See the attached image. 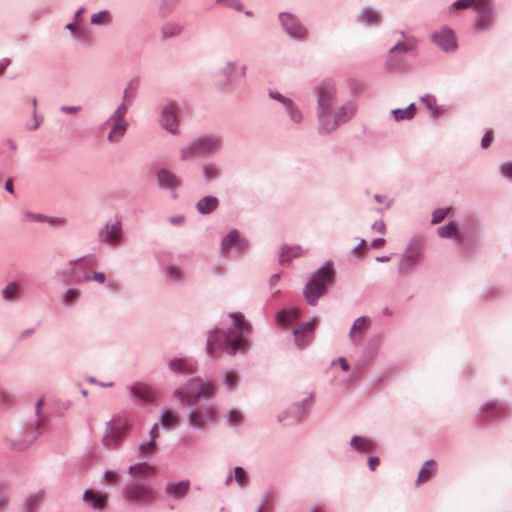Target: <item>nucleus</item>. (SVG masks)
<instances>
[{
    "label": "nucleus",
    "instance_id": "obj_1",
    "mask_svg": "<svg viewBox=\"0 0 512 512\" xmlns=\"http://www.w3.org/2000/svg\"><path fill=\"white\" fill-rule=\"evenodd\" d=\"M233 327L227 332L215 331L207 340V351L214 356L221 347L230 355L247 348V337L251 333V325L241 313H232Z\"/></svg>",
    "mask_w": 512,
    "mask_h": 512
},
{
    "label": "nucleus",
    "instance_id": "obj_2",
    "mask_svg": "<svg viewBox=\"0 0 512 512\" xmlns=\"http://www.w3.org/2000/svg\"><path fill=\"white\" fill-rule=\"evenodd\" d=\"M133 420L127 414H120L108 423L106 434L103 437V445L109 449L118 447L132 427Z\"/></svg>",
    "mask_w": 512,
    "mask_h": 512
},
{
    "label": "nucleus",
    "instance_id": "obj_3",
    "mask_svg": "<svg viewBox=\"0 0 512 512\" xmlns=\"http://www.w3.org/2000/svg\"><path fill=\"white\" fill-rule=\"evenodd\" d=\"M333 272L329 266L320 268L307 283L304 294L309 305H315L317 299L325 293V288L332 282Z\"/></svg>",
    "mask_w": 512,
    "mask_h": 512
},
{
    "label": "nucleus",
    "instance_id": "obj_4",
    "mask_svg": "<svg viewBox=\"0 0 512 512\" xmlns=\"http://www.w3.org/2000/svg\"><path fill=\"white\" fill-rule=\"evenodd\" d=\"M215 385L211 382H201L200 379L192 380L186 388L177 390L175 395L184 405L195 404L200 397H209L214 393Z\"/></svg>",
    "mask_w": 512,
    "mask_h": 512
},
{
    "label": "nucleus",
    "instance_id": "obj_5",
    "mask_svg": "<svg viewBox=\"0 0 512 512\" xmlns=\"http://www.w3.org/2000/svg\"><path fill=\"white\" fill-rule=\"evenodd\" d=\"M220 141L214 137H202L194 141L189 147L180 150L181 159L187 160L194 156L208 154L219 147Z\"/></svg>",
    "mask_w": 512,
    "mask_h": 512
},
{
    "label": "nucleus",
    "instance_id": "obj_6",
    "mask_svg": "<svg viewBox=\"0 0 512 512\" xmlns=\"http://www.w3.org/2000/svg\"><path fill=\"white\" fill-rule=\"evenodd\" d=\"M125 499L136 504H151L155 499V491L145 484H132L124 491Z\"/></svg>",
    "mask_w": 512,
    "mask_h": 512
},
{
    "label": "nucleus",
    "instance_id": "obj_7",
    "mask_svg": "<svg viewBox=\"0 0 512 512\" xmlns=\"http://www.w3.org/2000/svg\"><path fill=\"white\" fill-rule=\"evenodd\" d=\"M335 98V87L330 80L321 82L318 87V105L320 112L326 113L329 111L332 102Z\"/></svg>",
    "mask_w": 512,
    "mask_h": 512
},
{
    "label": "nucleus",
    "instance_id": "obj_8",
    "mask_svg": "<svg viewBox=\"0 0 512 512\" xmlns=\"http://www.w3.org/2000/svg\"><path fill=\"white\" fill-rule=\"evenodd\" d=\"M432 42L444 51H453L457 48L454 32L449 28H442L431 36Z\"/></svg>",
    "mask_w": 512,
    "mask_h": 512
},
{
    "label": "nucleus",
    "instance_id": "obj_9",
    "mask_svg": "<svg viewBox=\"0 0 512 512\" xmlns=\"http://www.w3.org/2000/svg\"><path fill=\"white\" fill-rule=\"evenodd\" d=\"M216 410L213 407H206L202 411H192L189 415V423L194 428H203L206 424L216 419Z\"/></svg>",
    "mask_w": 512,
    "mask_h": 512
},
{
    "label": "nucleus",
    "instance_id": "obj_10",
    "mask_svg": "<svg viewBox=\"0 0 512 512\" xmlns=\"http://www.w3.org/2000/svg\"><path fill=\"white\" fill-rule=\"evenodd\" d=\"M280 20L285 30L296 38L304 37L306 31L305 29L297 22L296 18L289 13L280 14Z\"/></svg>",
    "mask_w": 512,
    "mask_h": 512
},
{
    "label": "nucleus",
    "instance_id": "obj_11",
    "mask_svg": "<svg viewBox=\"0 0 512 512\" xmlns=\"http://www.w3.org/2000/svg\"><path fill=\"white\" fill-rule=\"evenodd\" d=\"M126 113V109L124 107H119L117 111L115 112V117L117 118V122L113 125L109 135L108 139L111 142L118 141L125 133L127 124L123 120V117Z\"/></svg>",
    "mask_w": 512,
    "mask_h": 512
},
{
    "label": "nucleus",
    "instance_id": "obj_12",
    "mask_svg": "<svg viewBox=\"0 0 512 512\" xmlns=\"http://www.w3.org/2000/svg\"><path fill=\"white\" fill-rule=\"evenodd\" d=\"M235 247L239 251L244 250L247 247V243L242 239L237 231H231L221 243V251L226 254L230 248Z\"/></svg>",
    "mask_w": 512,
    "mask_h": 512
},
{
    "label": "nucleus",
    "instance_id": "obj_13",
    "mask_svg": "<svg viewBox=\"0 0 512 512\" xmlns=\"http://www.w3.org/2000/svg\"><path fill=\"white\" fill-rule=\"evenodd\" d=\"M99 236L102 241L108 244H116L121 238V224L119 222H115L111 225H106L99 232Z\"/></svg>",
    "mask_w": 512,
    "mask_h": 512
},
{
    "label": "nucleus",
    "instance_id": "obj_14",
    "mask_svg": "<svg viewBox=\"0 0 512 512\" xmlns=\"http://www.w3.org/2000/svg\"><path fill=\"white\" fill-rule=\"evenodd\" d=\"M176 107L174 104L167 105L162 113L161 125L170 133H175L177 130Z\"/></svg>",
    "mask_w": 512,
    "mask_h": 512
},
{
    "label": "nucleus",
    "instance_id": "obj_15",
    "mask_svg": "<svg viewBox=\"0 0 512 512\" xmlns=\"http://www.w3.org/2000/svg\"><path fill=\"white\" fill-rule=\"evenodd\" d=\"M132 394L144 402H153L157 398L156 392L145 384H135L131 387Z\"/></svg>",
    "mask_w": 512,
    "mask_h": 512
},
{
    "label": "nucleus",
    "instance_id": "obj_16",
    "mask_svg": "<svg viewBox=\"0 0 512 512\" xmlns=\"http://www.w3.org/2000/svg\"><path fill=\"white\" fill-rule=\"evenodd\" d=\"M355 112V107L353 104L348 103L346 105H343L340 107V109L337 111L335 115V119L333 120V124L329 128L323 127L326 131H333L339 123L345 122L348 119H350Z\"/></svg>",
    "mask_w": 512,
    "mask_h": 512
},
{
    "label": "nucleus",
    "instance_id": "obj_17",
    "mask_svg": "<svg viewBox=\"0 0 512 512\" xmlns=\"http://www.w3.org/2000/svg\"><path fill=\"white\" fill-rule=\"evenodd\" d=\"M437 468V464L434 460L426 461L421 467L415 484L417 486L429 481L435 474Z\"/></svg>",
    "mask_w": 512,
    "mask_h": 512
},
{
    "label": "nucleus",
    "instance_id": "obj_18",
    "mask_svg": "<svg viewBox=\"0 0 512 512\" xmlns=\"http://www.w3.org/2000/svg\"><path fill=\"white\" fill-rule=\"evenodd\" d=\"M350 444L353 449L363 453L372 452L376 449V444L371 439L361 436H354Z\"/></svg>",
    "mask_w": 512,
    "mask_h": 512
},
{
    "label": "nucleus",
    "instance_id": "obj_19",
    "mask_svg": "<svg viewBox=\"0 0 512 512\" xmlns=\"http://www.w3.org/2000/svg\"><path fill=\"white\" fill-rule=\"evenodd\" d=\"M189 488L190 482L188 480H183L176 484L167 485L165 491L167 494H170L177 499H181L188 493Z\"/></svg>",
    "mask_w": 512,
    "mask_h": 512
},
{
    "label": "nucleus",
    "instance_id": "obj_20",
    "mask_svg": "<svg viewBox=\"0 0 512 512\" xmlns=\"http://www.w3.org/2000/svg\"><path fill=\"white\" fill-rule=\"evenodd\" d=\"M86 503L90 504L93 508L102 509L106 505L107 496L104 494L96 493L92 490H86L83 496Z\"/></svg>",
    "mask_w": 512,
    "mask_h": 512
},
{
    "label": "nucleus",
    "instance_id": "obj_21",
    "mask_svg": "<svg viewBox=\"0 0 512 512\" xmlns=\"http://www.w3.org/2000/svg\"><path fill=\"white\" fill-rule=\"evenodd\" d=\"M157 179L159 185L165 188L175 189L179 186V180L176 176L165 169L157 173Z\"/></svg>",
    "mask_w": 512,
    "mask_h": 512
},
{
    "label": "nucleus",
    "instance_id": "obj_22",
    "mask_svg": "<svg viewBox=\"0 0 512 512\" xmlns=\"http://www.w3.org/2000/svg\"><path fill=\"white\" fill-rule=\"evenodd\" d=\"M370 320L366 317H359L357 318L351 329H350V338L355 341L360 339L362 333L369 327Z\"/></svg>",
    "mask_w": 512,
    "mask_h": 512
},
{
    "label": "nucleus",
    "instance_id": "obj_23",
    "mask_svg": "<svg viewBox=\"0 0 512 512\" xmlns=\"http://www.w3.org/2000/svg\"><path fill=\"white\" fill-rule=\"evenodd\" d=\"M303 254H304V251H303L301 246H298V245H296V246L285 245L281 249L280 262L282 264L285 263V262H289V261H291V259L296 258V257H300Z\"/></svg>",
    "mask_w": 512,
    "mask_h": 512
},
{
    "label": "nucleus",
    "instance_id": "obj_24",
    "mask_svg": "<svg viewBox=\"0 0 512 512\" xmlns=\"http://www.w3.org/2000/svg\"><path fill=\"white\" fill-rule=\"evenodd\" d=\"M437 232H438V235L442 238L453 237L458 243H462V241H463L462 235L458 231L457 226L452 222H450L449 224H447L445 226L439 227Z\"/></svg>",
    "mask_w": 512,
    "mask_h": 512
},
{
    "label": "nucleus",
    "instance_id": "obj_25",
    "mask_svg": "<svg viewBox=\"0 0 512 512\" xmlns=\"http://www.w3.org/2000/svg\"><path fill=\"white\" fill-rule=\"evenodd\" d=\"M477 13H478L477 28L479 30L488 29L492 22L490 8H489V0H485V10L483 9V11H477Z\"/></svg>",
    "mask_w": 512,
    "mask_h": 512
},
{
    "label": "nucleus",
    "instance_id": "obj_26",
    "mask_svg": "<svg viewBox=\"0 0 512 512\" xmlns=\"http://www.w3.org/2000/svg\"><path fill=\"white\" fill-rule=\"evenodd\" d=\"M218 206V199L213 196H207L198 201L196 207L202 214L212 212Z\"/></svg>",
    "mask_w": 512,
    "mask_h": 512
},
{
    "label": "nucleus",
    "instance_id": "obj_27",
    "mask_svg": "<svg viewBox=\"0 0 512 512\" xmlns=\"http://www.w3.org/2000/svg\"><path fill=\"white\" fill-rule=\"evenodd\" d=\"M300 315V311L297 308H290L282 310L277 314V321L280 324L288 325Z\"/></svg>",
    "mask_w": 512,
    "mask_h": 512
},
{
    "label": "nucleus",
    "instance_id": "obj_28",
    "mask_svg": "<svg viewBox=\"0 0 512 512\" xmlns=\"http://www.w3.org/2000/svg\"><path fill=\"white\" fill-rule=\"evenodd\" d=\"M169 366L175 372L192 373L194 371L193 364L185 359H173Z\"/></svg>",
    "mask_w": 512,
    "mask_h": 512
},
{
    "label": "nucleus",
    "instance_id": "obj_29",
    "mask_svg": "<svg viewBox=\"0 0 512 512\" xmlns=\"http://www.w3.org/2000/svg\"><path fill=\"white\" fill-rule=\"evenodd\" d=\"M156 468L146 462L137 463L129 467V473L133 475L155 474Z\"/></svg>",
    "mask_w": 512,
    "mask_h": 512
},
{
    "label": "nucleus",
    "instance_id": "obj_30",
    "mask_svg": "<svg viewBox=\"0 0 512 512\" xmlns=\"http://www.w3.org/2000/svg\"><path fill=\"white\" fill-rule=\"evenodd\" d=\"M470 6H474L477 11L485 10V0H458L453 4V8L456 10L466 9Z\"/></svg>",
    "mask_w": 512,
    "mask_h": 512
},
{
    "label": "nucleus",
    "instance_id": "obj_31",
    "mask_svg": "<svg viewBox=\"0 0 512 512\" xmlns=\"http://www.w3.org/2000/svg\"><path fill=\"white\" fill-rule=\"evenodd\" d=\"M317 325V319L313 318L310 321L306 322L302 326L294 329V335L296 337V341L299 344H302L304 342V339L300 337L299 335L303 332L312 333L315 330V327Z\"/></svg>",
    "mask_w": 512,
    "mask_h": 512
},
{
    "label": "nucleus",
    "instance_id": "obj_32",
    "mask_svg": "<svg viewBox=\"0 0 512 512\" xmlns=\"http://www.w3.org/2000/svg\"><path fill=\"white\" fill-rule=\"evenodd\" d=\"M392 114L396 121L410 120L415 114V106L414 104H410L405 109H395L392 111Z\"/></svg>",
    "mask_w": 512,
    "mask_h": 512
},
{
    "label": "nucleus",
    "instance_id": "obj_33",
    "mask_svg": "<svg viewBox=\"0 0 512 512\" xmlns=\"http://www.w3.org/2000/svg\"><path fill=\"white\" fill-rule=\"evenodd\" d=\"M157 448L156 442L154 440H150L148 443H142L138 447V453L141 457H147L152 455Z\"/></svg>",
    "mask_w": 512,
    "mask_h": 512
},
{
    "label": "nucleus",
    "instance_id": "obj_34",
    "mask_svg": "<svg viewBox=\"0 0 512 512\" xmlns=\"http://www.w3.org/2000/svg\"><path fill=\"white\" fill-rule=\"evenodd\" d=\"M161 423L165 427L176 426L178 424V417L176 414H174L170 411H167V412L163 413V415L161 417Z\"/></svg>",
    "mask_w": 512,
    "mask_h": 512
},
{
    "label": "nucleus",
    "instance_id": "obj_35",
    "mask_svg": "<svg viewBox=\"0 0 512 512\" xmlns=\"http://www.w3.org/2000/svg\"><path fill=\"white\" fill-rule=\"evenodd\" d=\"M76 280L78 282H88V281H91V280H94L100 284H103L106 280V276L104 273L102 272H95L93 274V276H90V275H84L83 277H77Z\"/></svg>",
    "mask_w": 512,
    "mask_h": 512
},
{
    "label": "nucleus",
    "instance_id": "obj_36",
    "mask_svg": "<svg viewBox=\"0 0 512 512\" xmlns=\"http://www.w3.org/2000/svg\"><path fill=\"white\" fill-rule=\"evenodd\" d=\"M19 293V286L16 283L9 284L3 291V296L7 300H13Z\"/></svg>",
    "mask_w": 512,
    "mask_h": 512
},
{
    "label": "nucleus",
    "instance_id": "obj_37",
    "mask_svg": "<svg viewBox=\"0 0 512 512\" xmlns=\"http://www.w3.org/2000/svg\"><path fill=\"white\" fill-rule=\"evenodd\" d=\"M361 17L364 22L369 23V24H375L379 21V15L375 11L370 10V9L364 10L362 12Z\"/></svg>",
    "mask_w": 512,
    "mask_h": 512
},
{
    "label": "nucleus",
    "instance_id": "obj_38",
    "mask_svg": "<svg viewBox=\"0 0 512 512\" xmlns=\"http://www.w3.org/2000/svg\"><path fill=\"white\" fill-rule=\"evenodd\" d=\"M110 21V14L107 11H101L92 16L91 22L93 24H107Z\"/></svg>",
    "mask_w": 512,
    "mask_h": 512
},
{
    "label": "nucleus",
    "instance_id": "obj_39",
    "mask_svg": "<svg viewBox=\"0 0 512 512\" xmlns=\"http://www.w3.org/2000/svg\"><path fill=\"white\" fill-rule=\"evenodd\" d=\"M162 31H163L164 37H172V36L180 33L181 27L177 24L169 23L163 27Z\"/></svg>",
    "mask_w": 512,
    "mask_h": 512
},
{
    "label": "nucleus",
    "instance_id": "obj_40",
    "mask_svg": "<svg viewBox=\"0 0 512 512\" xmlns=\"http://www.w3.org/2000/svg\"><path fill=\"white\" fill-rule=\"evenodd\" d=\"M503 411V407L496 402H488L482 407V413H496L499 414Z\"/></svg>",
    "mask_w": 512,
    "mask_h": 512
},
{
    "label": "nucleus",
    "instance_id": "obj_41",
    "mask_svg": "<svg viewBox=\"0 0 512 512\" xmlns=\"http://www.w3.org/2000/svg\"><path fill=\"white\" fill-rule=\"evenodd\" d=\"M450 208H446V209H437L433 212L432 214V223L433 224H437L439 222H441L445 216L450 212Z\"/></svg>",
    "mask_w": 512,
    "mask_h": 512
},
{
    "label": "nucleus",
    "instance_id": "obj_42",
    "mask_svg": "<svg viewBox=\"0 0 512 512\" xmlns=\"http://www.w3.org/2000/svg\"><path fill=\"white\" fill-rule=\"evenodd\" d=\"M235 472V480L238 483L239 486L243 487L246 485L247 478L246 473L241 467H236L234 469Z\"/></svg>",
    "mask_w": 512,
    "mask_h": 512
},
{
    "label": "nucleus",
    "instance_id": "obj_43",
    "mask_svg": "<svg viewBox=\"0 0 512 512\" xmlns=\"http://www.w3.org/2000/svg\"><path fill=\"white\" fill-rule=\"evenodd\" d=\"M238 383V376L235 372H228L224 378V384L228 388H234Z\"/></svg>",
    "mask_w": 512,
    "mask_h": 512
},
{
    "label": "nucleus",
    "instance_id": "obj_44",
    "mask_svg": "<svg viewBox=\"0 0 512 512\" xmlns=\"http://www.w3.org/2000/svg\"><path fill=\"white\" fill-rule=\"evenodd\" d=\"M77 299H78V291L74 290V289L68 290L63 297L64 303H66V304H71L74 301H76Z\"/></svg>",
    "mask_w": 512,
    "mask_h": 512
},
{
    "label": "nucleus",
    "instance_id": "obj_45",
    "mask_svg": "<svg viewBox=\"0 0 512 512\" xmlns=\"http://www.w3.org/2000/svg\"><path fill=\"white\" fill-rule=\"evenodd\" d=\"M228 420L231 424H238L242 420V415L240 412L232 410L228 414Z\"/></svg>",
    "mask_w": 512,
    "mask_h": 512
},
{
    "label": "nucleus",
    "instance_id": "obj_46",
    "mask_svg": "<svg viewBox=\"0 0 512 512\" xmlns=\"http://www.w3.org/2000/svg\"><path fill=\"white\" fill-rule=\"evenodd\" d=\"M493 141V131L488 130L481 141L482 148H488Z\"/></svg>",
    "mask_w": 512,
    "mask_h": 512
},
{
    "label": "nucleus",
    "instance_id": "obj_47",
    "mask_svg": "<svg viewBox=\"0 0 512 512\" xmlns=\"http://www.w3.org/2000/svg\"><path fill=\"white\" fill-rule=\"evenodd\" d=\"M43 498V494L41 492H38L34 495H32L28 501H27V505L30 509H32L34 507V505H36L37 503H39Z\"/></svg>",
    "mask_w": 512,
    "mask_h": 512
},
{
    "label": "nucleus",
    "instance_id": "obj_48",
    "mask_svg": "<svg viewBox=\"0 0 512 512\" xmlns=\"http://www.w3.org/2000/svg\"><path fill=\"white\" fill-rule=\"evenodd\" d=\"M322 114H323V116H322V120H321L320 131L328 133L329 131L324 130L323 127L329 128L333 124V121L330 120V117H329V115H327V112L322 113Z\"/></svg>",
    "mask_w": 512,
    "mask_h": 512
},
{
    "label": "nucleus",
    "instance_id": "obj_49",
    "mask_svg": "<svg viewBox=\"0 0 512 512\" xmlns=\"http://www.w3.org/2000/svg\"><path fill=\"white\" fill-rule=\"evenodd\" d=\"M104 478L107 484H114L118 481V475L113 471H106Z\"/></svg>",
    "mask_w": 512,
    "mask_h": 512
},
{
    "label": "nucleus",
    "instance_id": "obj_50",
    "mask_svg": "<svg viewBox=\"0 0 512 512\" xmlns=\"http://www.w3.org/2000/svg\"><path fill=\"white\" fill-rule=\"evenodd\" d=\"M166 274L173 280H177L180 277V270L176 267H168L166 270Z\"/></svg>",
    "mask_w": 512,
    "mask_h": 512
},
{
    "label": "nucleus",
    "instance_id": "obj_51",
    "mask_svg": "<svg viewBox=\"0 0 512 512\" xmlns=\"http://www.w3.org/2000/svg\"><path fill=\"white\" fill-rule=\"evenodd\" d=\"M367 249V243L365 240H361L359 245L354 248L353 254L354 256L358 257L360 256L365 250Z\"/></svg>",
    "mask_w": 512,
    "mask_h": 512
},
{
    "label": "nucleus",
    "instance_id": "obj_52",
    "mask_svg": "<svg viewBox=\"0 0 512 512\" xmlns=\"http://www.w3.org/2000/svg\"><path fill=\"white\" fill-rule=\"evenodd\" d=\"M204 175L206 179L211 180L217 176V171L214 167L206 166L204 168Z\"/></svg>",
    "mask_w": 512,
    "mask_h": 512
},
{
    "label": "nucleus",
    "instance_id": "obj_53",
    "mask_svg": "<svg viewBox=\"0 0 512 512\" xmlns=\"http://www.w3.org/2000/svg\"><path fill=\"white\" fill-rule=\"evenodd\" d=\"M379 463H380V460L378 457L373 456V457L368 458V466L371 471H375L377 466L379 465Z\"/></svg>",
    "mask_w": 512,
    "mask_h": 512
},
{
    "label": "nucleus",
    "instance_id": "obj_54",
    "mask_svg": "<svg viewBox=\"0 0 512 512\" xmlns=\"http://www.w3.org/2000/svg\"><path fill=\"white\" fill-rule=\"evenodd\" d=\"M502 173L512 178V163H506L502 166Z\"/></svg>",
    "mask_w": 512,
    "mask_h": 512
},
{
    "label": "nucleus",
    "instance_id": "obj_55",
    "mask_svg": "<svg viewBox=\"0 0 512 512\" xmlns=\"http://www.w3.org/2000/svg\"><path fill=\"white\" fill-rule=\"evenodd\" d=\"M413 45L412 44H409V45H406V44H397L396 46H394L391 51H408L410 49H412Z\"/></svg>",
    "mask_w": 512,
    "mask_h": 512
},
{
    "label": "nucleus",
    "instance_id": "obj_56",
    "mask_svg": "<svg viewBox=\"0 0 512 512\" xmlns=\"http://www.w3.org/2000/svg\"><path fill=\"white\" fill-rule=\"evenodd\" d=\"M150 437L151 439L150 440H154V442H156V439L159 437V427H158V424H155L151 431H150Z\"/></svg>",
    "mask_w": 512,
    "mask_h": 512
},
{
    "label": "nucleus",
    "instance_id": "obj_57",
    "mask_svg": "<svg viewBox=\"0 0 512 512\" xmlns=\"http://www.w3.org/2000/svg\"><path fill=\"white\" fill-rule=\"evenodd\" d=\"M373 229L379 233H383L385 231V223L383 221H376L373 224Z\"/></svg>",
    "mask_w": 512,
    "mask_h": 512
},
{
    "label": "nucleus",
    "instance_id": "obj_58",
    "mask_svg": "<svg viewBox=\"0 0 512 512\" xmlns=\"http://www.w3.org/2000/svg\"><path fill=\"white\" fill-rule=\"evenodd\" d=\"M26 217L31 220V221H42L43 220V217L41 214H32V213H29L26 215Z\"/></svg>",
    "mask_w": 512,
    "mask_h": 512
},
{
    "label": "nucleus",
    "instance_id": "obj_59",
    "mask_svg": "<svg viewBox=\"0 0 512 512\" xmlns=\"http://www.w3.org/2000/svg\"><path fill=\"white\" fill-rule=\"evenodd\" d=\"M385 243V239L377 238L371 243V247H379Z\"/></svg>",
    "mask_w": 512,
    "mask_h": 512
},
{
    "label": "nucleus",
    "instance_id": "obj_60",
    "mask_svg": "<svg viewBox=\"0 0 512 512\" xmlns=\"http://www.w3.org/2000/svg\"><path fill=\"white\" fill-rule=\"evenodd\" d=\"M338 362L344 371L348 370L349 366L345 358H339Z\"/></svg>",
    "mask_w": 512,
    "mask_h": 512
},
{
    "label": "nucleus",
    "instance_id": "obj_61",
    "mask_svg": "<svg viewBox=\"0 0 512 512\" xmlns=\"http://www.w3.org/2000/svg\"><path fill=\"white\" fill-rule=\"evenodd\" d=\"M43 405H44V399H43V398H40V399L38 400L37 404H36V413H37V415H39V414H40V411H41V409H42Z\"/></svg>",
    "mask_w": 512,
    "mask_h": 512
},
{
    "label": "nucleus",
    "instance_id": "obj_62",
    "mask_svg": "<svg viewBox=\"0 0 512 512\" xmlns=\"http://www.w3.org/2000/svg\"><path fill=\"white\" fill-rule=\"evenodd\" d=\"M5 188H6V190L8 192L13 193L14 190H13V181H12V179L7 180V182L5 184Z\"/></svg>",
    "mask_w": 512,
    "mask_h": 512
},
{
    "label": "nucleus",
    "instance_id": "obj_63",
    "mask_svg": "<svg viewBox=\"0 0 512 512\" xmlns=\"http://www.w3.org/2000/svg\"><path fill=\"white\" fill-rule=\"evenodd\" d=\"M184 221V218L182 216L171 218V222L173 224H181Z\"/></svg>",
    "mask_w": 512,
    "mask_h": 512
},
{
    "label": "nucleus",
    "instance_id": "obj_64",
    "mask_svg": "<svg viewBox=\"0 0 512 512\" xmlns=\"http://www.w3.org/2000/svg\"><path fill=\"white\" fill-rule=\"evenodd\" d=\"M77 108L76 107H63L62 108V111L66 112V113H75L77 112Z\"/></svg>",
    "mask_w": 512,
    "mask_h": 512
}]
</instances>
